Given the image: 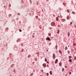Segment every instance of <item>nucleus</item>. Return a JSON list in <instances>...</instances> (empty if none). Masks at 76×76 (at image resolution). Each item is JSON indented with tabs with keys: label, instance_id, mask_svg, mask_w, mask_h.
<instances>
[{
	"label": "nucleus",
	"instance_id": "f257e3e1",
	"mask_svg": "<svg viewBox=\"0 0 76 76\" xmlns=\"http://www.w3.org/2000/svg\"><path fill=\"white\" fill-rule=\"evenodd\" d=\"M46 40H49V41H51V39L49 38V37H47V38L46 39Z\"/></svg>",
	"mask_w": 76,
	"mask_h": 76
},
{
	"label": "nucleus",
	"instance_id": "f03ea898",
	"mask_svg": "<svg viewBox=\"0 0 76 76\" xmlns=\"http://www.w3.org/2000/svg\"><path fill=\"white\" fill-rule=\"evenodd\" d=\"M43 66L44 67H47V66H46V65H45V64H43Z\"/></svg>",
	"mask_w": 76,
	"mask_h": 76
},
{
	"label": "nucleus",
	"instance_id": "7ed1b4c3",
	"mask_svg": "<svg viewBox=\"0 0 76 76\" xmlns=\"http://www.w3.org/2000/svg\"><path fill=\"white\" fill-rule=\"evenodd\" d=\"M69 62H70V63H72V59H70L69 60Z\"/></svg>",
	"mask_w": 76,
	"mask_h": 76
},
{
	"label": "nucleus",
	"instance_id": "20e7f679",
	"mask_svg": "<svg viewBox=\"0 0 76 76\" xmlns=\"http://www.w3.org/2000/svg\"><path fill=\"white\" fill-rule=\"evenodd\" d=\"M57 62H58V59H56V61L55 62V64H57Z\"/></svg>",
	"mask_w": 76,
	"mask_h": 76
},
{
	"label": "nucleus",
	"instance_id": "39448f33",
	"mask_svg": "<svg viewBox=\"0 0 76 76\" xmlns=\"http://www.w3.org/2000/svg\"><path fill=\"white\" fill-rule=\"evenodd\" d=\"M53 58H55V54H53Z\"/></svg>",
	"mask_w": 76,
	"mask_h": 76
},
{
	"label": "nucleus",
	"instance_id": "423d86ee",
	"mask_svg": "<svg viewBox=\"0 0 76 76\" xmlns=\"http://www.w3.org/2000/svg\"><path fill=\"white\" fill-rule=\"evenodd\" d=\"M58 17H56V20H57V21H58Z\"/></svg>",
	"mask_w": 76,
	"mask_h": 76
},
{
	"label": "nucleus",
	"instance_id": "0eeeda50",
	"mask_svg": "<svg viewBox=\"0 0 76 76\" xmlns=\"http://www.w3.org/2000/svg\"><path fill=\"white\" fill-rule=\"evenodd\" d=\"M64 68H62V72H64Z\"/></svg>",
	"mask_w": 76,
	"mask_h": 76
},
{
	"label": "nucleus",
	"instance_id": "6e6552de",
	"mask_svg": "<svg viewBox=\"0 0 76 76\" xmlns=\"http://www.w3.org/2000/svg\"><path fill=\"white\" fill-rule=\"evenodd\" d=\"M59 52L61 53H61H62V52H61V50H59Z\"/></svg>",
	"mask_w": 76,
	"mask_h": 76
},
{
	"label": "nucleus",
	"instance_id": "1a4fd4ad",
	"mask_svg": "<svg viewBox=\"0 0 76 76\" xmlns=\"http://www.w3.org/2000/svg\"><path fill=\"white\" fill-rule=\"evenodd\" d=\"M50 75H52V71H50Z\"/></svg>",
	"mask_w": 76,
	"mask_h": 76
},
{
	"label": "nucleus",
	"instance_id": "9d476101",
	"mask_svg": "<svg viewBox=\"0 0 76 76\" xmlns=\"http://www.w3.org/2000/svg\"><path fill=\"white\" fill-rule=\"evenodd\" d=\"M71 58H72V56H69V58L70 59Z\"/></svg>",
	"mask_w": 76,
	"mask_h": 76
},
{
	"label": "nucleus",
	"instance_id": "9b49d317",
	"mask_svg": "<svg viewBox=\"0 0 76 76\" xmlns=\"http://www.w3.org/2000/svg\"><path fill=\"white\" fill-rule=\"evenodd\" d=\"M68 37H69V36H70V33L69 32L68 33Z\"/></svg>",
	"mask_w": 76,
	"mask_h": 76
},
{
	"label": "nucleus",
	"instance_id": "f8f14e48",
	"mask_svg": "<svg viewBox=\"0 0 76 76\" xmlns=\"http://www.w3.org/2000/svg\"><path fill=\"white\" fill-rule=\"evenodd\" d=\"M59 65L60 66H61V63H59Z\"/></svg>",
	"mask_w": 76,
	"mask_h": 76
},
{
	"label": "nucleus",
	"instance_id": "ddd939ff",
	"mask_svg": "<svg viewBox=\"0 0 76 76\" xmlns=\"http://www.w3.org/2000/svg\"><path fill=\"white\" fill-rule=\"evenodd\" d=\"M48 35L49 36H51V33H49Z\"/></svg>",
	"mask_w": 76,
	"mask_h": 76
},
{
	"label": "nucleus",
	"instance_id": "4468645a",
	"mask_svg": "<svg viewBox=\"0 0 76 76\" xmlns=\"http://www.w3.org/2000/svg\"><path fill=\"white\" fill-rule=\"evenodd\" d=\"M28 58H29V57H31V55H29L28 56Z\"/></svg>",
	"mask_w": 76,
	"mask_h": 76
},
{
	"label": "nucleus",
	"instance_id": "2eb2a0df",
	"mask_svg": "<svg viewBox=\"0 0 76 76\" xmlns=\"http://www.w3.org/2000/svg\"><path fill=\"white\" fill-rule=\"evenodd\" d=\"M53 25H54V23H51V25H53Z\"/></svg>",
	"mask_w": 76,
	"mask_h": 76
},
{
	"label": "nucleus",
	"instance_id": "dca6fc26",
	"mask_svg": "<svg viewBox=\"0 0 76 76\" xmlns=\"http://www.w3.org/2000/svg\"><path fill=\"white\" fill-rule=\"evenodd\" d=\"M65 49L66 50H67V46H66L65 47Z\"/></svg>",
	"mask_w": 76,
	"mask_h": 76
},
{
	"label": "nucleus",
	"instance_id": "f3484780",
	"mask_svg": "<svg viewBox=\"0 0 76 76\" xmlns=\"http://www.w3.org/2000/svg\"><path fill=\"white\" fill-rule=\"evenodd\" d=\"M13 66H14V65L13 64L11 66V67H13Z\"/></svg>",
	"mask_w": 76,
	"mask_h": 76
},
{
	"label": "nucleus",
	"instance_id": "a211bd4d",
	"mask_svg": "<svg viewBox=\"0 0 76 76\" xmlns=\"http://www.w3.org/2000/svg\"><path fill=\"white\" fill-rule=\"evenodd\" d=\"M73 45H74V46H75V45H76V44L75 43H74L73 44Z\"/></svg>",
	"mask_w": 76,
	"mask_h": 76
},
{
	"label": "nucleus",
	"instance_id": "6ab92c4d",
	"mask_svg": "<svg viewBox=\"0 0 76 76\" xmlns=\"http://www.w3.org/2000/svg\"><path fill=\"white\" fill-rule=\"evenodd\" d=\"M59 30H58V32H57V34H59Z\"/></svg>",
	"mask_w": 76,
	"mask_h": 76
},
{
	"label": "nucleus",
	"instance_id": "aec40b11",
	"mask_svg": "<svg viewBox=\"0 0 76 76\" xmlns=\"http://www.w3.org/2000/svg\"><path fill=\"white\" fill-rule=\"evenodd\" d=\"M75 60H76V57H75L74 58Z\"/></svg>",
	"mask_w": 76,
	"mask_h": 76
},
{
	"label": "nucleus",
	"instance_id": "412c9836",
	"mask_svg": "<svg viewBox=\"0 0 76 76\" xmlns=\"http://www.w3.org/2000/svg\"><path fill=\"white\" fill-rule=\"evenodd\" d=\"M14 72V73H15V69H14V71H13Z\"/></svg>",
	"mask_w": 76,
	"mask_h": 76
},
{
	"label": "nucleus",
	"instance_id": "4be33fe9",
	"mask_svg": "<svg viewBox=\"0 0 76 76\" xmlns=\"http://www.w3.org/2000/svg\"><path fill=\"white\" fill-rule=\"evenodd\" d=\"M19 31L20 32H22V30H19Z\"/></svg>",
	"mask_w": 76,
	"mask_h": 76
},
{
	"label": "nucleus",
	"instance_id": "5701e85b",
	"mask_svg": "<svg viewBox=\"0 0 76 76\" xmlns=\"http://www.w3.org/2000/svg\"><path fill=\"white\" fill-rule=\"evenodd\" d=\"M45 61H47V59H45Z\"/></svg>",
	"mask_w": 76,
	"mask_h": 76
},
{
	"label": "nucleus",
	"instance_id": "b1692460",
	"mask_svg": "<svg viewBox=\"0 0 76 76\" xmlns=\"http://www.w3.org/2000/svg\"><path fill=\"white\" fill-rule=\"evenodd\" d=\"M48 73H47V76H48Z\"/></svg>",
	"mask_w": 76,
	"mask_h": 76
},
{
	"label": "nucleus",
	"instance_id": "393cba45",
	"mask_svg": "<svg viewBox=\"0 0 76 76\" xmlns=\"http://www.w3.org/2000/svg\"><path fill=\"white\" fill-rule=\"evenodd\" d=\"M70 24H71V25L72 24V22H71Z\"/></svg>",
	"mask_w": 76,
	"mask_h": 76
},
{
	"label": "nucleus",
	"instance_id": "a878e982",
	"mask_svg": "<svg viewBox=\"0 0 76 76\" xmlns=\"http://www.w3.org/2000/svg\"><path fill=\"white\" fill-rule=\"evenodd\" d=\"M71 73H72L71 72H69V74H70V75L71 74Z\"/></svg>",
	"mask_w": 76,
	"mask_h": 76
},
{
	"label": "nucleus",
	"instance_id": "bb28decb",
	"mask_svg": "<svg viewBox=\"0 0 76 76\" xmlns=\"http://www.w3.org/2000/svg\"><path fill=\"white\" fill-rule=\"evenodd\" d=\"M68 52L69 53L70 51H68Z\"/></svg>",
	"mask_w": 76,
	"mask_h": 76
},
{
	"label": "nucleus",
	"instance_id": "cd10ccee",
	"mask_svg": "<svg viewBox=\"0 0 76 76\" xmlns=\"http://www.w3.org/2000/svg\"><path fill=\"white\" fill-rule=\"evenodd\" d=\"M65 68H67V66H65Z\"/></svg>",
	"mask_w": 76,
	"mask_h": 76
},
{
	"label": "nucleus",
	"instance_id": "c85d7f7f",
	"mask_svg": "<svg viewBox=\"0 0 76 76\" xmlns=\"http://www.w3.org/2000/svg\"><path fill=\"white\" fill-rule=\"evenodd\" d=\"M47 63H48V64H49V63H48V62H47Z\"/></svg>",
	"mask_w": 76,
	"mask_h": 76
},
{
	"label": "nucleus",
	"instance_id": "c756f323",
	"mask_svg": "<svg viewBox=\"0 0 76 76\" xmlns=\"http://www.w3.org/2000/svg\"><path fill=\"white\" fill-rule=\"evenodd\" d=\"M19 14H20L19 13H18V15H19Z\"/></svg>",
	"mask_w": 76,
	"mask_h": 76
},
{
	"label": "nucleus",
	"instance_id": "7c9ffc66",
	"mask_svg": "<svg viewBox=\"0 0 76 76\" xmlns=\"http://www.w3.org/2000/svg\"><path fill=\"white\" fill-rule=\"evenodd\" d=\"M56 49H57V47H56Z\"/></svg>",
	"mask_w": 76,
	"mask_h": 76
},
{
	"label": "nucleus",
	"instance_id": "2f4dec72",
	"mask_svg": "<svg viewBox=\"0 0 76 76\" xmlns=\"http://www.w3.org/2000/svg\"><path fill=\"white\" fill-rule=\"evenodd\" d=\"M37 16H36V18H37Z\"/></svg>",
	"mask_w": 76,
	"mask_h": 76
},
{
	"label": "nucleus",
	"instance_id": "473e14b6",
	"mask_svg": "<svg viewBox=\"0 0 76 76\" xmlns=\"http://www.w3.org/2000/svg\"><path fill=\"white\" fill-rule=\"evenodd\" d=\"M68 46V47H69V46Z\"/></svg>",
	"mask_w": 76,
	"mask_h": 76
}]
</instances>
